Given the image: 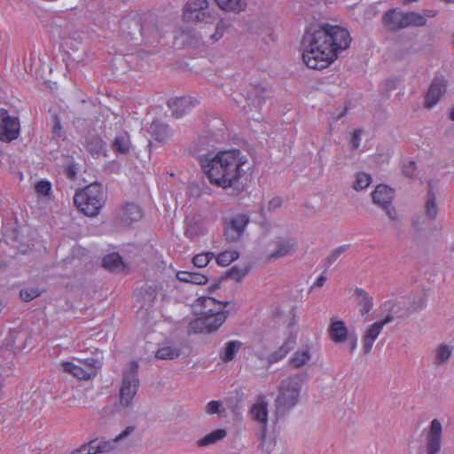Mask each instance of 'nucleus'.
Wrapping results in <instances>:
<instances>
[{"label":"nucleus","mask_w":454,"mask_h":454,"mask_svg":"<svg viewBox=\"0 0 454 454\" xmlns=\"http://www.w3.org/2000/svg\"><path fill=\"white\" fill-rule=\"evenodd\" d=\"M348 29L329 23L309 25L301 38V58L311 69H324L332 65L351 43Z\"/></svg>","instance_id":"nucleus-1"},{"label":"nucleus","mask_w":454,"mask_h":454,"mask_svg":"<svg viewBox=\"0 0 454 454\" xmlns=\"http://www.w3.org/2000/svg\"><path fill=\"white\" fill-rule=\"evenodd\" d=\"M248 159L239 149L209 152L200 159V165L209 183L223 189L239 184L247 174Z\"/></svg>","instance_id":"nucleus-2"},{"label":"nucleus","mask_w":454,"mask_h":454,"mask_svg":"<svg viewBox=\"0 0 454 454\" xmlns=\"http://www.w3.org/2000/svg\"><path fill=\"white\" fill-rule=\"evenodd\" d=\"M228 302H221L210 296L197 300L198 317L190 322V329L195 333H210L217 330L225 321Z\"/></svg>","instance_id":"nucleus-3"},{"label":"nucleus","mask_w":454,"mask_h":454,"mask_svg":"<svg viewBox=\"0 0 454 454\" xmlns=\"http://www.w3.org/2000/svg\"><path fill=\"white\" fill-rule=\"evenodd\" d=\"M106 202L102 185L91 184L75 192L74 203L79 211L87 216H96L99 214Z\"/></svg>","instance_id":"nucleus-4"},{"label":"nucleus","mask_w":454,"mask_h":454,"mask_svg":"<svg viewBox=\"0 0 454 454\" xmlns=\"http://www.w3.org/2000/svg\"><path fill=\"white\" fill-rule=\"evenodd\" d=\"M301 385V375L288 377L281 382L276 399V410L278 414L283 415L297 404Z\"/></svg>","instance_id":"nucleus-5"},{"label":"nucleus","mask_w":454,"mask_h":454,"mask_svg":"<svg viewBox=\"0 0 454 454\" xmlns=\"http://www.w3.org/2000/svg\"><path fill=\"white\" fill-rule=\"evenodd\" d=\"M382 23L388 30L398 31L411 26H425L427 19L424 15L416 12H403L396 9H391L383 14Z\"/></svg>","instance_id":"nucleus-6"},{"label":"nucleus","mask_w":454,"mask_h":454,"mask_svg":"<svg viewBox=\"0 0 454 454\" xmlns=\"http://www.w3.org/2000/svg\"><path fill=\"white\" fill-rule=\"evenodd\" d=\"M185 22L214 23L216 16L209 9L207 0H189L183 11Z\"/></svg>","instance_id":"nucleus-7"},{"label":"nucleus","mask_w":454,"mask_h":454,"mask_svg":"<svg viewBox=\"0 0 454 454\" xmlns=\"http://www.w3.org/2000/svg\"><path fill=\"white\" fill-rule=\"evenodd\" d=\"M138 364L132 361L129 370L124 372L122 383L120 388V403L122 406L128 407L131 404L138 387L137 379Z\"/></svg>","instance_id":"nucleus-8"},{"label":"nucleus","mask_w":454,"mask_h":454,"mask_svg":"<svg viewBox=\"0 0 454 454\" xmlns=\"http://www.w3.org/2000/svg\"><path fill=\"white\" fill-rule=\"evenodd\" d=\"M134 429L135 427L133 426L127 427L126 429L118 434L113 441H105L104 439L95 438L74 450L72 454H97L109 451L112 450L114 442L125 438L130 434Z\"/></svg>","instance_id":"nucleus-9"},{"label":"nucleus","mask_w":454,"mask_h":454,"mask_svg":"<svg viewBox=\"0 0 454 454\" xmlns=\"http://www.w3.org/2000/svg\"><path fill=\"white\" fill-rule=\"evenodd\" d=\"M249 217L246 214H236L223 219V234L228 242H236L242 237Z\"/></svg>","instance_id":"nucleus-10"},{"label":"nucleus","mask_w":454,"mask_h":454,"mask_svg":"<svg viewBox=\"0 0 454 454\" xmlns=\"http://www.w3.org/2000/svg\"><path fill=\"white\" fill-rule=\"evenodd\" d=\"M372 198L376 205L386 210L390 219L395 220L397 218L395 209L390 206L394 198V190L392 188L385 184H379L372 192Z\"/></svg>","instance_id":"nucleus-11"},{"label":"nucleus","mask_w":454,"mask_h":454,"mask_svg":"<svg viewBox=\"0 0 454 454\" xmlns=\"http://www.w3.org/2000/svg\"><path fill=\"white\" fill-rule=\"evenodd\" d=\"M249 413L252 419L262 426V431L261 434V446L263 451L270 453L269 447L266 441V427L268 422V403L263 398H259L254 403L250 410Z\"/></svg>","instance_id":"nucleus-12"},{"label":"nucleus","mask_w":454,"mask_h":454,"mask_svg":"<svg viewBox=\"0 0 454 454\" xmlns=\"http://www.w3.org/2000/svg\"><path fill=\"white\" fill-rule=\"evenodd\" d=\"M442 432L441 422L437 419H433L426 433L425 450L419 454H438L442 447Z\"/></svg>","instance_id":"nucleus-13"},{"label":"nucleus","mask_w":454,"mask_h":454,"mask_svg":"<svg viewBox=\"0 0 454 454\" xmlns=\"http://www.w3.org/2000/svg\"><path fill=\"white\" fill-rule=\"evenodd\" d=\"M20 121L9 115L5 109H0V140L11 142L20 135Z\"/></svg>","instance_id":"nucleus-14"},{"label":"nucleus","mask_w":454,"mask_h":454,"mask_svg":"<svg viewBox=\"0 0 454 454\" xmlns=\"http://www.w3.org/2000/svg\"><path fill=\"white\" fill-rule=\"evenodd\" d=\"M393 319V316L387 315L383 319L376 321L367 327L362 337V348L364 354H369L372 351L374 341L381 333L383 327L392 322Z\"/></svg>","instance_id":"nucleus-15"},{"label":"nucleus","mask_w":454,"mask_h":454,"mask_svg":"<svg viewBox=\"0 0 454 454\" xmlns=\"http://www.w3.org/2000/svg\"><path fill=\"white\" fill-rule=\"evenodd\" d=\"M327 333L331 340L336 344L343 343L348 338V329L345 322L337 317H331Z\"/></svg>","instance_id":"nucleus-16"},{"label":"nucleus","mask_w":454,"mask_h":454,"mask_svg":"<svg viewBox=\"0 0 454 454\" xmlns=\"http://www.w3.org/2000/svg\"><path fill=\"white\" fill-rule=\"evenodd\" d=\"M446 85L443 78H435L432 82L425 97V106L427 108L430 109L439 102L441 97L446 91Z\"/></svg>","instance_id":"nucleus-17"},{"label":"nucleus","mask_w":454,"mask_h":454,"mask_svg":"<svg viewBox=\"0 0 454 454\" xmlns=\"http://www.w3.org/2000/svg\"><path fill=\"white\" fill-rule=\"evenodd\" d=\"M198 103L196 99L190 96L176 98L168 103L172 114L176 118H181L191 111Z\"/></svg>","instance_id":"nucleus-18"},{"label":"nucleus","mask_w":454,"mask_h":454,"mask_svg":"<svg viewBox=\"0 0 454 454\" xmlns=\"http://www.w3.org/2000/svg\"><path fill=\"white\" fill-rule=\"evenodd\" d=\"M277 248L269 255V258H280L290 254L297 248V241L294 238H279L276 241Z\"/></svg>","instance_id":"nucleus-19"},{"label":"nucleus","mask_w":454,"mask_h":454,"mask_svg":"<svg viewBox=\"0 0 454 454\" xmlns=\"http://www.w3.org/2000/svg\"><path fill=\"white\" fill-rule=\"evenodd\" d=\"M148 132L155 141L161 144H165L172 136L169 127L158 120L152 121Z\"/></svg>","instance_id":"nucleus-20"},{"label":"nucleus","mask_w":454,"mask_h":454,"mask_svg":"<svg viewBox=\"0 0 454 454\" xmlns=\"http://www.w3.org/2000/svg\"><path fill=\"white\" fill-rule=\"evenodd\" d=\"M297 335L296 333H291L284 341V343L278 348V350L272 352L269 356V362L270 364L278 363L282 360L286 355L294 349L296 345Z\"/></svg>","instance_id":"nucleus-21"},{"label":"nucleus","mask_w":454,"mask_h":454,"mask_svg":"<svg viewBox=\"0 0 454 454\" xmlns=\"http://www.w3.org/2000/svg\"><path fill=\"white\" fill-rule=\"evenodd\" d=\"M61 367L65 372L70 373L79 380H89L96 376L95 372H89L73 362L63 361L61 363Z\"/></svg>","instance_id":"nucleus-22"},{"label":"nucleus","mask_w":454,"mask_h":454,"mask_svg":"<svg viewBox=\"0 0 454 454\" xmlns=\"http://www.w3.org/2000/svg\"><path fill=\"white\" fill-rule=\"evenodd\" d=\"M160 296L161 300L167 297V289L165 284L162 283H153L146 285L143 290V298L148 302H153L157 297Z\"/></svg>","instance_id":"nucleus-23"},{"label":"nucleus","mask_w":454,"mask_h":454,"mask_svg":"<svg viewBox=\"0 0 454 454\" xmlns=\"http://www.w3.org/2000/svg\"><path fill=\"white\" fill-rule=\"evenodd\" d=\"M84 146L94 156L98 155L104 150L105 143L98 135L89 133L85 137Z\"/></svg>","instance_id":"nucleus-24"},{"label":"nucleus","mask_w":454,"mask_h":454,"mask_svg":"<svg viewBox=\"0 0 454 454\" xmlns=\"http://www.w3.org/2000/svg\"><path fill=\"white\" fill-rule=\"evenodd\" d=\"M310 356V348L306 346L294 353L288 360V364L293 368H300L308 363Z\"/></svg>","instance_id":"nucleus-25"},{"label":"nucleus","mask_w":454,"mask_h":454,"mask_svg":"<svg viewBox=\"0 0 454 454\" xmlns=\"http://www.w3.org/2000/svg\"><path fill=\"white\" fill-rule=\"evenodd\" d=\"M102 265L110 271H122L125 264L118 253H112L103 258Z\"/></svg>","instance_id":"nucleus-26"},{"label":"nucleus","mask_w":454,"mask_h":454,"mask_svg":"<svg viewBox=\"0 0 454 454\" xmlns=\"http://www.w3.org/2000/svg\"><path fill=\"white\" fill-rule=\"evenodd\" d=\"M355 294L359 299L358 301V308L360 314L364 317L367 315L373 306V301L372 297L368 294L364 289L362 288H356Z\"/></svg>","instance_id":"nucleus-27"},{"label":"nucleus","mask_w":454,"mask_h":454,"mask_svg":"<svg viewBox=\"0 0 454 454\" xmlns=\"http://www.w3.org/2000/svg\"><path fill=\"white\" fill-rule=\"evenodd\" d=\"M142 216V210L137 204L127 203L122 208V220L128 224L140 220Z\"/></svg>","instance_id":"nucleus-28"},{"label":"nucleus","mask_w":454,"mask_h":454,"mask_svg":"<svg viewBox=\"0 0 454 454\" xmlns=\"http://www.w3.org/2000/svg\"><path fill=\"white\" fill-rule=\"evenodd\" d=\"M177 278L180 281L194 285H205L208 280L206 275L192 271H180L177 273Z\"/></svg>","instance_id":"nucleus-29"},{"label":"nucleus","mask_w":454,"mask_h":454,"mask_svg":"<svg viewBox=\"0 0 454 454\" xmlns=\"http://www.w3.org/2000/svg\"><path fill=\"white\" fill-rule=\"evenodd\" d=\"M242 343L239 340H230L226 343L225 348L220 352L219 356L222 361H231L239 349L241 348Z\"/></svg>","instance_id":"nucleus-30"},{"label":"nucleus","mask_w":454,"mask_h":454,"mask_svg":"<svg viewBox=\"0 0 454 454\" xmlns=\"http://www.w3.org/2000/svg\"><path fill=\"white\" fill-rule=\"evenodd\" d=\"M433 190V182L431 181L429 183V192L426 202V215L427 218L430 220H434L438 213V207L436 204L435 195Z\"/></svg>","instance_id":"nucleus-31"},{"label":"nucleus","mask_w":454,"mask_h":454,"mask_svg":"<svg viewBox=\"0 0 454 454\" xmlns=\"http://www.w3.org/2000/svg\"><path fill=\"white\" fill-rule=\"evenodd\" d=\"M113 150L116 153H126L129 151L130 139L127 132H122L116 136L113 141Z\"/></svg>","instance_id":"nucleus-32"},{"label":"nucleus","mask_w":454,"mask_h":454,"mask_svg":"<svg viewBox=\"0 0 454 454\" xmlns=\"http://www.w3.org/2000/svg\"><path fill=\"white\" fill-rule=\"evenodd\" d=\"M217 5L223 11L239 12L245 9V0H215Z\"/></svg>","instance_id":"nucleus-33"},{"label":"nucleus","mask_w":454,"mask_h":454,"mask_svg":"<svg viewBox=\"0 0 454 454\" xmlns=\"http://www.w3.org/2000/svg\"><path fill=\"white\" fill-rule=\"evenodd\" d=\"M225 429H216L198 441V445L200 446H207L209 444H213L226 436Z\"/></svg>","instance_id":"nucleus-34"},{"label":"nucleus","mask_w":454,"mask_h":454,"mask_svg":"<svg viewBox=\"0 0 454 454\" xmlns=\"http://www.w3.org/2000/svg\"><path fill=\"white\" fill-rule=\"evenodd\" d=\"M239 258V253L236 250H225L217 254L215 262L220 266H228Z\"/></svg>","instance_id":"nucleus-35"},{"label":"nucleus","mask_w":454,"mask_h":454,"mask_svg":"<svg viewBox=\"0 0 454 454\" xmlns=\"http://www.w3.org/2000/svg\"><path fill=\"white\" fill-rule=\"evenodd\" d=\"M180 356V351L172 346H164L160 348L155 354V357L158 359L167 360L174 359Z\"/></svg>","instance_id":"nucleus-36"},{"label":"nucleus","mask_w":454,"mask_h":454,"mask_svg":"<svg viewBox=\"0 0 454 454\" xmlns=\"http://www.w3.org/2000/svg\"><path fill=\"white\" fill-rule=\"evenodd\" d=\"M452 355V347L447 344H441L435 350V359L437 364L447 362Z\"/></svg>","instance_id":"nucleus-37"},{"label":"nucleus","mask_w":454,"mask_h":454,"mask_svg":"<svg viewBox=\"0 0 454 454\" xmlns=\"http://www.w3.org/2000/svg\"><path fill=\"white\" fill-rule=\"evenodd\" d=\"M51 190V184L46 179L39 180L35 184V192L39 197H49Z\"/></svg>","instance_id":"nucleus-38"},{"label":"nucleus","mask_w":454,"mask_h":454,"mask_svg":"<svg viewBox=\"0 0 454 454\" xmlns=\"http://www.w3.org/2000/svg\"><path fill=\"white\" fill-rule=\"evenodd\" d=\"M215 257L213 252L200 253L192 257V264L198 268L206 267L209 262Z\"/></svg>","instance_id":"nucleus-39"},{"label":"nucleus","mask_w":454,"mask_h":454,"mask_svg":"<svg viewBox=\"0 0 454 454\" xmlns=\"http://www.w3.org/2000/svg\"><path fill=\"white\" fill-rule=\"evenodd\" d=\"M372 183V177L370 175L361 172L358 173L356 176V181L354 184V189L356 191L365 189Z\"/></svg>","instance_id":"nucleus-40"},{"label":"nucleus","mask_w":454,"mask_h":454,"mask_svg":"<svg viewBox=\"0 0 454 454\" xmlns=\"http://www.w3.org/2000/svg\"><path fill=\"white\" fill-rule=\"evenodd\" d=\"M248 268L240 269L238 267H232L227 271V277L231 278L237 282L243 279V278L247 274Z\"/></svg>","instance_id":"nucleus-41"},{"label":"nucleus","mask_w":454,"mask_h":454,"mask_svg":"<svg viewBox=\"0 0 454 454\" xmlns=\"http://www.w3.org/2000/svg\"><path fill=\"white\" fill-rule=\"evenodd\" d=\"M41 291L38 288H26L20 291V298L25 301H30L33 299L38 297Z\"/></svg>","instance_id":"nucleus-42"},{"label":"nucleus","mask_w":454,"mask_h":454,"mask_svg":"<svg viewBox=\"0 0 454 454\" xmlns=\"http://www.w3.org/2000/svg\"><path fill=\"white\" fill-rule=\"evenodd\" d=\"M281 205L282 200L279 197H274L268 201L267 206L265 207H263L261 208V214L264 215L266 212L273 211L280 207Z\"/></svg>","instance_id":"nucleus-43"},{"label":"nucleus","mask_w":454,"mask_h":454,"mask_svg":"<svg viewBox=\"0 0 454 454\" xmlns=\"http://www.w3.org/2000/svg\"><path fill=\"white\" fill-rule=\"evenodd\" d=\"M87 368L89 372H98V370L101 368V363L94 357H87L83 360H80Z\"/></svg>","instance_id":"nucleus-44"},{"label":"nucleus","mask_w":454,"mask_h":454,"mask_svg":"<svg viewBox=\"0 0 454 454\" xmlns=\"http://www.w3.org/2000/svg\"><path fill=\"white\" fill-rule=\"evenodd\" d=\"M222 402L221 401H210L206 408H205V411L207 414H216V413H220L222 411H221V408H222Z\"/></svg>","instance_id":"nucleus-45"},{"label":"nucleus","mask_w":454,"mask_h":454,"mask_svg":"<svg viewBox=\"0 0 454 454\" xmlns=\"http://www.w3.org/2000/svg\"><path fill=\"white\" fill-rule=\"evenodd\" d=\"M226 28L225 23L223 20H219L216 24L215 32L210 35L213 42H216L221 39L223 35V31Z\"/></svg>","instance_id":"nucleus-46"},{"label":"nucleus","mask_w":454,"mask_h":454,"mask_svg":"<svg viewBox=\"0 0 454 454\" xmlns=\"http://www.w3.org/2000/svg\"><path fill=\"white\" fill-rule=\"evenodd\" d=\"M361 130L356 129L353 132L351 139H350V147L351 149H356L359 146L360 144V136H361Z\"/></svg>","instance_id":"nucleus-47"},{"label":"nucleus","mask_w":454,"mask_h":454,"mask_svg":"<svg viewBox=\"0 0 454 454\" xmlns=\"http://www.w3.org/2000/svg\"><path fill=\"white\" fill-rule=\"evenodd\" d=\"M347 247L348 246H340L334 249L328 258L329 262L331 263L337 260V258L340 255V254H342L347 249Z\"/></svg>","instance_id":"nucleus-48"},{"label":"nucleus","mask_w":454,"mask_h":454,"mask_svg":"<svg viewBox=\"0 0 454 454\" xmlns=\"http://www.w3.org/2000/svg\"><path fill=\"white\" fill-rule=\"evenodd\" d=\"M415 169L416 163L413 160H410L407 165L403 166V173L408 176H412L415 172Z\"/></svg>","instance_id":"nucleus-49"},{"label":"nucleus","mask_w":454,"mask_h":454,"mask_svg":"<svg viewBox=\"0 0 454 454\" xmlns=\"http://www.w3.org/2000/svg\"><path fill=\"white\" fill-rule=\"evenodd\" d=\"M356 347H357L356 337H353L350 340V342H349V351H350V353H353L356 349Z\"/></svg>","instance_id":"nucleus-50"},{"label":"nucleus","mask_w":454,"mask_h":454,"mask_svg":"<svg viewBox=\"0 0 454 454\" xmlns=\"http://www.w3.org/2000/svg\"><path fill=\"white\" fill-rule=\"evenodd\" d=\"M325 281H326L325 277V276H323V275H321V276H319V277L317 278V280H316V282L314 283V285H313V286H322L325 283Z\"/></svg>","instance_id":"nucleus-51"},{"label":"nucleus","mask_w":454,"mask_h":454,"mask_svg":"<svg viewBox=\"0 0 454 454\" xmlns=\"http://www.w3.org/2000/svg\"><path fill=\"white\" fill-rule=\"evenodd\" d=\"M60 130H61V125H60V122H59V121H57V122L54 124L53 128H52V132H53L55 135L59 136V131H60Z\"/></svg>","instance_id":"nucleus-52"},{"label":"nucleus","mask_w":454,"mask_h":454,"mask_svg":"<svg viewBox=\"0 0 454 454\" xmlns=\"http://www.w3.org/2000/svg\"><path fill=\"white\" fill-rule=\"evenodd\" d=\"M450 119L454 121V106L453 108L450 110Z\"/></svg>","instance_id":"nucleus-53"},{"label":"nucleus","mask_w":454,"mask_h":454,"mask_svg":"<svg viewBox=\"0 0 454 454\" xmlns=\"http://www.w3.org/2000/svg\"><path fill=\"white\" fill-rule=\"evenodd\" d=\"M445 2L451 4L454 3V0H445Z\"/></svg>","instance_id":"nucleus-54"},{"label":"nucleus","mask_w":454,"mask_h":454,"mask_svg":"<svg viewBox=\"0 0 454 454\" xmlns=\"http://www.w3.org/2000/svg\"><path fill=\"white\" fill-rule=\"evenodd\" d=\"M428 16L432 17V16H434V14L433 13H428Z\"/></svg>","instance_id":"nucleus-55"}]
</instances>
